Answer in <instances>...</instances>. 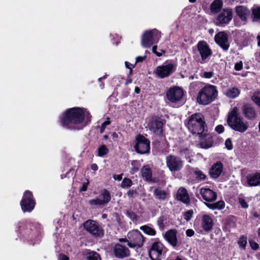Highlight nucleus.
<instances>
[{
  "label": "nucleus",
  "instance_id": "obj_1",
  "mask_svg": "<svg viewBox=\"0 0 260 260\" xmlns=\"http://www.w3.org/2000/svg\"><path fill=\"white\" fill-rule=\"evenodd\" d=\"M58 121L64 128L80 130L81 128V108L67 109L60 115Z\"/></svg>",
  "mask_w": 260,
  "mask_h": 260
},
{
  "label": "nucleus",
  "instance_id": "obj_2",
  "mask_svg": "<svg viewBox=\"0 0 260 260\" xmlns=\"http://www.w3.org/2000/svg\"><path fill=\"white\" fill-rule=\"evenodd\" d=\"M17 232L27 241L35 243L40 234V225L36 223L22 220L17 224Z\"/></svg>",
  "mask_w": 260,
  "mask_h": 260
},
{
  "label": "nucleus",
  "instance_id": "obj_3",
  "mask_svg": "<svg viewBox=\"0 0 260 260\" xmlns=\"http://www.w3.org/2000/svg\"><path fill=\"white\" fill-rule=\"evenodd\" d=\"M217 95L216 87L207 84L198 92L197 100L200 104L207 105L214 101Z\"/></svg>",
  "mask_w": 260,
  "mask_h": 260
},
{
  "label": "nucleus",
  "instance_id": "obj_4",
  "mask_svg": "<svg viewBox=\"0 0 260 260\" xmlns=\"http://www.w3.org/2000/svg\"><path fill=\"white\" fill-rule=\"evenodd\" d=\"M229 126L236 131L244 133L248 127V124L245 122L238 113V109L234 107L229 113L228 118Z\"/></svg>",
  "mask_w": 260,
  "mask_h": 260
},
{
  "label": "nucleus",
  "instance_id": "obj_5",
  "mask_svg": "<svg viewBox=\"0 0 260 260\" xmlns=\"http://www.w3.org/2000/svg\"><path fill=\"white\" fill-rule=\"evenodd\" d=\"M186 126L192 134L200 135L205 129V122L204 117L201 113H195L190 116L187 120Z\"/></svg>",
  "mask_w": 260,
  "mask_h": 260
},
{
  "label": "nucleus",
  "instance_id": "obj_6",
  "mask_svg": "<svg viewBox=\"0 0 260 260\" xmlns=\"http://www.w3.org/2000/svg\"><path fill=\"white\" fill-rule=\"evenodd\" d=\"M161 38V33L158 30L154 29L147 30L142 37L141 44L144 48H149L152 45L158 43Z\"/></svg>",
  "mask_w": 260,
  "mask_h": 260
},
{
  "label": "nucleus",
  "instance_id": "obj_7",
  "mask_svg": "<svg viewBox=\"0 0 260 260\" xmlns=\"http://www.w3.org/2000/svg\"><path fill=\"white\" fill-rule=\"evenodd\" d=\"M20 205L24 213H30L34 209L36 202L31 191L27 190L24 192Z\"/></svg>",
  "mask_w": 260,
  "mask_h": 260
},
{
  "label": "nucleus",
  "instance_id": "obj_8",
  "mask_svg": "<svg viewBox=\"0 0 260 260\" xmlns=\"http://www.w3.org/2000/svg\"><path fill=\"white\" fill-rule=\"evenodd\" d=\"M120 241H127L128 246L131 248L141 247L144 243V239L143 235L138 230L130 231L127 234V239H120Z\"/></svg>",
  "mask_w": 260,
  "mask_h": 260
},
{
  "label": "nucleus",
  "instance_id": "obj_9",
  "mask_svg": "<svg viewBox=\"0 0 260 260\" xmlns=\"http://www.w3.org/2000/svg\"><path fill=\"white\" fill-rule=\"evenodd\" d=\"M86 231L94 237H102L104 232L98 222L93 220H88L83 224Z\"/></svg>",
  "mask_w": 260,
  "mask_h": 260
},
{
  "label": "nucleus",
  "instance_id": "obj_10",
  "mask_svg": "<svg viewBox=\"0 0 260 260\" xmlns=\"http://www.w3.org/2000/svg\"><path fill=\"white\" fill-rule=\"evenodd\" d=\"M166 159L167 166L171 172L178 171L183 167V161L178 156L170 154Z\"/></svg>",
  "mask_w": 260,
  "mask_h": 260
},
{
  "label": "nucleus",
  "instance_id": "obj_11",
  "mask_svg": "<svg viewBox=\"0 0 260 260\" xmlns=\"http://www.w3.org/2000/svg\"><path fill=\"white\" fill-rule=\"evenodd\" d=\"M137 143L135 148L136 151L140 154H145L149 152L150 142L144 136L139 135L136 138Z\"/></svg>",
  "mask_w": 260,
  "mask_h": 260
},
{
  "label": "nucleus",
  "instance_id": "obj_12",
  "mask_svg": "<svg viewBox=\"0 0 260 260\" xmlns=\"http://www.w3.org/2000/svg\"><path fill=\"white\" fill-rule=\"evenodd\" d=\"M184 95L182 89L178 87L170 88L166 92L167 99L171 103L180 102Z\"/></svg>",
  "mask_w": 260,
  "mask_h": 260
},
{
  "label": "nucleus",
  "instance_id": "obj_13",
  "mask_svg": "<svg viewBox=\"0 0 260 260\" xmlns=\"http://www.w3.org/2000/svg\"><path fill=\"white\" fill-rule=\"evenodd\" d=\"M176 69L175 66L171 63H164L158 66L155 73L160 78H164L169 76Z\"/></svg>",
  "mask_w": 260,
  "mask_h": 260
},
{
  "label": "nucleus",
  "instance_id": "obj_14",
  "mask_svg": "<svg viewBox=\"0 0 260 260\" xmlns=\"http://www.w3.org/2000/svg\"><path fill=\"white\" fill-rule=\"evenodd\" d=\"M164 250L165 247L161 242L153 243L149 252L150 257L152 260H160Z\"/></svg>",
  "mask_w": 260,
  "mask_h": 260
},
{
  "label": "nucleus",
  "instance_id": "obj_15",
  "mask_svg": "<svg viewBox=\"0 0 260 260\" xmlns=\"http://www.w3.org/2000/svg\"><path fill=\"white\" fill-rule=\"evenodd\" d=\"M233 18V13L231 9H224L217 16L215 21L217 25L227 24Z\"/></svg>",
  "mask_w": 260,
  "mask_h": 260
},
{
  "label": "nucleus",
  "instance_id": "obj_16",
  "mask_svg": "<svg viewBox=\"0 0 260 260\" xmlns=\"http://www.w3.org/2000/svg\"><path fill=\"white\" fill-rule=\"evenodd\" d=\"M111 199V194L109 191L104 189L97 198L91 200L89 203L92 205L102 206L108 204L110 201Z\"/></svg>",
  "mask_w": 260,
  "mask_h": 260
},
{
  "label": "nucleus",
  "instance_id": "obj_17",
  "mask_svg": "<svg viewBox=\"0 0 260 260\" xmlns=\"http://www.w3.org/2000/svg\"><path fill=\"white\" fill-rule=\"evenodd\" d=\"M197 47L203 61H205L211 55L212 51L206 42L199 41L197 44Z\"/></svg>",
  "mask_w": 260,
  "mask_h": 260
},
{
  "label": "nucleus",
  "instance_id": "obj_18",
  "mask_svg": "<svg viewBox=\"0 0 260 260\" xmlns=\"http://www.w3.org/2000/svg\"><path fill=\"white\" fill-rule=\"evenodd\" d=\"M235 13L242 21L246 22L250 16V11L244 6H238L235 8Z\"/></svg>",
  "mask_w": 260,
  "mask_h": 260
},
{
  "label": "nucleus",
  "instance_id": "obj_19",
  "mask_svg": "<svg viewBox=\"0 0 260 260\" xmlns=\"http://www.w3.org/2000/svg\"><path fill=\"white\" fill-rule=\"evenodd\" d=\"M215 42L224 50H228L230 45L227 35L224 32H220L215 36Z\"/></svg>",
  "mask_w": 260,
  "mask_h": 260
},
{
  "label": "nucleus",
  "instance_id": "obj_20",
  "mask_svg": "<svg viewBox=\"0 0 260 260\" xmlns=\"http://www.w3.org/2000/svg\"><path fill=\"white\" fill-rule=\"evenodd\" d=\"M214 223L212 215L204 214L202 216L201 226L207 232H210L213 228Z\"/></svg>",
  "mask_w": 260,
  "mask_h": 260
},
{
  "label": "nucleus",
  "instance_id": "obj_21",
  "mask_svg": "<svg viewBox=\"0 0 260 260\" xmlns=\"http://www.w3.org/2000/svg\"><path fill=\"white\" fill-rule=\"evenodd\" d=\"M163 123L161 121L156 119H153L148 124V127L149 130L157 135L162 133Z\"/></svg>",
  "mask_w": 260,
  "mask_h": 260
},
{
  "label": "nucleus",
  "instance_id": "obj_22",
  "mask_svg": "<svg viewBox=\"0 0 260 260\" xmlns=\"http://www.w3.org/2000/svg\"><path fill=\"white\" fill-rule=\"evenodd\" d=\"M200 193L202 198L208 202L214 201L217 198L216 193L208 188H201Z\"/></svg>",
  "mask_w": 260,
  "mask_h": 260
},
{
  "label": "nucleus",
  "instance_id": "obj_23",
  "mask_svg": "<svg viewBox=\"0 0 260 260\" xmlns=\"http://www.w3.org/2000/svg\"><path fill=\"white\" fill-rule=\"evenodd\" d=\"M113 252L115 256L118 258H123L129 255V249L120 244H117L115 246Z\"/></svg>",
  "mask_w": 260,
  "mask_h": 260
},
{
  "label": "nucleus",
  "instance_id": "obj_24",
  "mask_svg": "<svg viewBox=\"0 0 260 260\" xmlns=\"http://www.w3.org/2000/svg\"><path fill=\"white\" fill-rule=\"evenodd\" d=\"M223 171V165L218 161L213 164L209 170V174L210 176L214 179L218 178Z\"/></svg>",
  "mask_w": 260,
  "mask_h": 260
},
{
  "label": "nucleus",
  "instance_id": "obj_25",
  "mask_svg": "<svg viewBox=\"0 0 260 260\" xmlns=\"http://www.w3.org/2000/svg\"><path fill=\"white\" fill-rule=\"evenodd\" d=\"M242 113L244 116L249 120H254L257 116L254 108L249 104L243 106Z\"/></svg>",
  "mask_w": 260,
  "mask_h": 260
},
{
  "label": "nucleus",
  "instance_id": "obj_26",
  "mask_svg": "<svg viewBox=\"0 0 260 260\" xmlns=\"http://www.w3.org/2000/svg\"><path fill=\"white\" fill-rule=\"evenodd\" d=\"M164 238L172 246L175 247L177 246L178 241L177 239V231L176 230H168L166 232Z\"/></svg>",
  "mask_w": 260,
  "mask_h": 260
},
{
  "label": "nucleus",
  "instance_id": "obj_27",
  "mask_svg": "<svg viewBox=\"0 0 260 260\" xmlns=\"http://www.w3.org/2000/svg\"><path fill=\"white\" fill-rule=\"evenodd\" d=\"M246 179L247 185L249 186H256L260 185V172H255L248 175Z\"/></svg>",
  "mask_w": 260,
  "mask_h": 260
},
{
  "label": "nucleus",
  "instance_id": "obj_28",
  "mask_svg": "<svg viewBox=\"0 0 260 260\" xmlns=\"http://www.w3.org/2000/svg\"><path fill=\"white\" fill-rule=\"evenodd\" d=\"M177 199L184 204H187L189 203L190 199L188 193L186 189L184 188H180L177 193Z\"/></svg>",
  "mask_w": 260,
  "mask_h": 260
},
{
  "label": "nucleus",
  "instance_id": "obj_29",
  "mask_svg": "<svg viewBox=\"0 0 260 260\" xmlns=\"http://www.w3.org/2000/svg\"><path fill=\"white\" fill-rule=\"evenodd\" d=\"M240 90L236 87H230L223 91L224 94L229 98L235 99L238 96Z\"/></svg>",
  "mask_w": 260,
  "mask_h": 260
},
{
  "label": "nucleus",
  "instance_id": "obj_30",
  "mask_svg": "<svg viewBox=\"0 0 260 260\" xmlns=\"http://www.w3.org/2000/svg\"><path fill=\"white\" fill-rule=\"evenodd\" d=\"M153 193L155 198L159 200H166L168 196V193L160 187L155 188Z\"/></svg>",
  "mask_w": 260,
  "mask_h": 260
},
{
  "label": "nucleus",
  "instance_id": "obj_31",
  "mask_svg": "<svg viewBox=\"0 0 260 260\" xmlns=\"http://www.w3.org/2000/svg\"><path fill=\"white\" fill-rule=\"evenodd\" d=\"M141 174L143 178L145 180L150 182L152 181V172L147 166H145L142 168Z\"/></svg>",
  "mask_w": 260,
  "mask_h": 260
},
{
  "label": "nucleus",
  "instance_id": "obj_32",
  "mask_svg": "<svg viewBox=\"0 0 260 260\" xmlns=\"http://www.w3.org/2000/svg\"><path fill=\"white\" fill-rule=\"evenodd\" d=\"M222 2L221 0H214L210 6L211 11L213 13H218L222 8Z\"/></svg>",
  "mask_w": 260,
  "mask_h": 260
},
{
  "label": "nucleus",
  "instance_id": "obj_33",
  "mask_svg": "<svg viewBox=\"0 0 260 260\" xmlns=\"http://www.w3.org/2000/svg\"><path fill=\"white\" fill-rule=\"evenodd\" d=\"M91 119V115L86 109L82 108V126L88 124Z\"/></svg>",
  "mask_w": 260,
  "mask_h": 260
},
{
  "label": "nucleus",
  "instance_id": "obj_34",
  "mask_svg": "<svg viewBox=\"0 0 260 260\" xmlns=\"http://www.w3.org/2000/svg\"><path fill=\"white\" fill-rule=\"evenodd\" d=\"M206 205L210 209L221 210L224 208L225 203L223 201H219L213 204L205 203Z\"/></svg>",
  "mask_w": 260,
  "mask_h": 260
},
{
  "label": "nucleus",
  "instance_id": "obj_35",
  "mask_svg": "<svg viewBox=\"0 0 260 260\" xmlns=\"http://www.w3.org/2000/svg\"><path fill=\"white\" fill-rule=\"evenodd\" d=\"M85 260H102L100 254L94 251H89L85 255Z\"/></svg>",
  "mask_w": 260,
  "mask_h": 260
},
{
  "label": "nucleus",
  "instance_id": "obj_36",
  "mask_svg": "<svg viewBox=\"0 0 260 260\" xmlns=\"http://www.w3.org/2000/svg\"><path fill=\"white\" fill-rule=\"evenodd\" d=\"M252 18L253 22L260 21V6H254L251 10Z\"/></svg>",
  "mask_w": 260,
  "mask_h": 260
},
{
  "label": "nucleus",
  "instance_id": "obj_37",
  "mask_svg": "<svg viewBox=\"0 0 260 260\" xmlns=\"http://www.w3.org/2000/svg\"><path fill=\"white\" fill-rule=\"evenodd\" d=\"M213 141L212 137L210 135L207 136L206 140H202L201 142V147L203 148H209L212 146Z\"/></svg>",
  "mask_w": 260,
  "mask_h": 260
},
{
  "label": "nucleus",
  "instance_id": "obj_38",
  "mask_svg": "<svg viewBox=\"0 0 260 260\" xmlns=\"http://www.w3.org/2000/svg\"><path fill=\"white\" fill-rule=\"evenodd\" d=\"M140 229L146 234L150 236H154L156 234V231L153 228L147 226L143 225L140 227Z\"/></svg>",
  "mask_w": 260,
  "mask_h": 260
},
{
  "label": "nucleus",
  "instance_id": "obj_39",
  "mask_svg": "<svg viewBox=\"0 0 260 260\" xmlns=\"http://www.w3.org/2000/svg\"><path fill=\"white\" fill-rule=\"evenodd\" d=\"M132 167L131 168V173L133 174L138 172L140 167V163L138 160H133L131 162Z\"/></svg>",
  "mask_w": 260,
  "mask_h": 260
},
{
  "label": "nucleus",
  "instance_id": "obj_40",
  "mask_svg": "<svg viewBox=\"0 0 260 260\" xmlns=\"http://www.w3.org/2000/svg\"><path fill=\"white\" fill-rule=\"evenodd\" d=\"M109 152V150L107 147L103 145L101 146L98 150V155L100 157H103Z\"/></svg>",
  "mask_w": 260,
  "mask_h": 260
},
{
  "label": "nucleus",
  "instance_id": "obj_41",
  "mask_svg": "<svg viewBox=\"0 0 260 260\" xmlns=\"http://www.w3.org/2000/svg\"><path fill=\"white\" fill-rule=\"evenodd\" d=\"M247 243V238L244 236H241L238 242L239 247L243 249H245Z\"/></svg>",
  "mask_w": 260,
  "mask_h": 260
},
{
  "label": "nucleus",
  "instance_id": "obj_42",
  "mask_svg": "<svg viewBox=\"0 0 260 260\" xmlns=\"http://www.w3.org/2000/svg\"><path fill=\"white\" fill-rule=\"evenodd\" d=\"M133 184L132 180L127 178H125L122 180L121 184V187L122 188H127L131 187Z\"/></svg>",
  "mask_w": 260,
  "mask_h": 260
},
{
  "label": "nucleus",
  "instance_id": "obj_43",
  "mask_svg": "<svg viewBox=\"0 0 260 260\" xmlns=\"http://www.w3.org/2000/svg\"><path fill=\"white\" fill-rule=\"evenodd\" d=\"M75 174V170L73 168H70L69 170L66 174H61L60 175V177L61 179H63L64 178H70L73 177Z\"/></svg>",
  "mask_w": 260,
  "mask_h": 260
},
{
  "label": "nucleus",
  "instance_id": "obj_44",
  "mask_svg": "<svg viewBox=\"0 0 260 260\" xmlns=\"http://www.w3.org/2000/svg\"><path fill=\"white\" fill-rule=\"evenodd\" d=\"M252 101L260 107V91L255 92L252 96Z\"/></svg>",
  "mask_w": 260,
  "mask_h": 260
},
{
  "label": "nucleus",
  "instance_id": "obj_45",
  "mask_svg": "<svg viewBox=\"0 0 260 260\" xmlns=\"http://www.w3.org/2000/svg\"><path fill=\"white\" fill-rule=\"evenodd\" d=\"M193 214V211L192 210H189L186 212H184L183 214L184 219H185L187 221H189L192 217Z\"/></svg>",
  "mask_w": 260,
  "mask_h": 260
},
{
  "label": "nucleus",
  "instance_id": "obj_46",
  "mask_svg": "<svg viewBox=\"0 0 260 260\" xmlns=\"http://www.w3.org/2000/svg\"><path fill=\"white\" fill-rule=\"evenodd\" d=\"M126 215L133 221H137L139 218L138 216L132 211H127Z\"/></svg>",
  "mask_w": 260,
  "mask_h": 260
},
{
  "label": "nucleus",
  "instance_id": "obj_47",
  "mask_svg": "<svg viewBox=\"0 0 260 260\" xmlns=\"http://www.w3.org/2000/svg\"><path fill=\"white\" fill-rule=\"evenodd\" d=\"M196 177L200 180H205L206 178V175L203 173L202 171L197 170L194 172Z\"/></svg>",
  "mask_w": 260,
  "mask_h": 260
},
{
  "label": "nucleus",
  "instance_id": "obj_48",
  "mask_svg": "<svg viewBox=\"0 0 260 260\" xmlns=\"http://www.w3.org/2000/svg\"><path fill=\"white\" fill-rule=\"evenodd\" d=\"M111 121L110 120V118L107 117L106 121L103 122L101 125L100 133H103L104 132L106 127V126L109 125Z\"/></svg>",
  "mask_w": 260,
  "mask_h": 260
},
{
  "label": "nucleus",
  "instance_id": "obj_49",
  "mask_svg": "<svg viewBox=\"0 0 260 260\" xmlns=\"http://www.w3.org/2000/svg\"><path fill=\"white\" fill-rule=\"evenodd\" d=\"M239 203L242 208H247L248 207V205L247 202L243 198H240L239 199Z\"/></svg>",
  "mask_w": 260,
  "mask_h": 260
},
{
  "label": "nucleus",
  "instance_id": "obj_50",
  "mask_svg": "<svg viewBox=\"0 0 260 260\" xmlns=\"http://www.w3.org/2000/svg\"><path fill=\"white\" fill-rule=\"evenodd\" d=\"M249 245H250L251 248L253 250H256L258 249L259 245L256 242H255L252 240H250L249 241Z\"/></svg>",
  "mask_w": 260,
  "mask_h": 260
},
{
  "label": "nucleus",
  "instance_id": "obj_51",
  "mask_svg": "<svg viewBox=\"0 0 260 260\" xmlns=\"http://www.w3.org/2000/svg\"><path fill=\"white\" fill-rule=\"evenodd\" d=\"M127 194L129 198H134L138 195V192L136 190H129L127 192Z\"/></svg>",
  "mask_w": 260,
  "mask_h": 260
},
{
  "label": "nucleus",
  "instance_id": "obj_52",
  "mask_svg": "<svg viewBox=\"0 0 260 260\" xmlns=\"http://www.w3.org/2000/svg\"><path fill=\"white\" fill-rule=\"evenodd\" d=\"M156 49H157V46H153L152 49V52L154 54H155L157 56L160 57V56H161L162 55V54L163 53H165V50H161L162 52H157Z\"/></svg>",
  "mask_w": 260,
  "mask_h": 260
},
{
  "label": "nucleus",
  "instance_id": "obj_53",
  "mask_svg": "<svg viewBox=\"0 0 260 260\" xmlns=\"http://www.w3.org/2000/svg\"><path fill=\"white\" fill-rule=\"evenodd\" d=\"M164 219L162 216H161L158 218L157 220V224L160 229H163L164 227Z\"/></svg>",
  "mask_w": 260,
  "mask_h": 260
},
{
  "label": "nucleus",
  "instance_id": "obj_54",
  "mask_svg": "<svg viewBox=\"0 0 260 260\" xmlns=\"http://www.w3.org/2000/svg\"><path fill=\"white\" fill-rule=\"evenodd\" d=\"M212 72H204L203 74V77L207 79H210L213 76Z\"/></svg>",
  "mask_w": 260,
  "mask_h": 260
},
{
  "label": "nucleus",
  "instance_id": "obj_55",
  "mask_svg": "<svg viewBox=\"0 0 260 260\" xmlns=\"http://www.w3.org/2000/svg\"><path fill=\"white\" fill-rule=\"evenodd\" d=\"M243 68V63L242 61H240L239 62L236 63L235 64L234 69L236 71H240Z\"/></svg>",
  "mask_w": 260,
  "mask_h": 260
},
{
  "label": "nucleus",
  "instance_id": "obj_56",
  "mask_svg": "<svg viewBox=\"0 0 260 260\" xmlns=\"http://www.w3.org/2000/svg\"><path fill=\"white\" fill-rule=\"evenodd\" d=\"M215 129L217 133L220 134L223 132L224 128L222 125H218L216 126Z\"/></svg>",
  "mask_w": 260,
  "mask_h": 260
},
{
  "label": "nucleus",
  "instance_id": "obj_57",
  "mask_svg": "<svg viewBox=\"0 0 260 260\" xmlns=\"http://www.w3.org/2000/svg\"><path fill=\"white\" fill-rule=\"evenodd\" d=\"M225 145L226 148L229 150H231L233 148L232 141L229 139L225 141Z\"/></svg>",
  "mask_w": 260,
  "mask_h": 260
},
{
  "label": "nucleus",
  "instance_id": "obj_58",
  "mask_svg": "<svg viewBox=\"0 0 260 260\" xmlns=\"http://www.w3.org/2000/svg\"><path fill=\"white\" fill-rule=\"evenodd\" d=\"M125 67H126V68L129 69V75H131L132 73V72H133L132 68L131 67L132 66L133 68H134V66L133 65H132V64H131L128 61H125Z\"/></svg>",
  "mask_w": 260,
  "mask_h": 260
},
{
  "label": "nucleus",
  "instance_id": "obj_59",
  "mask_svg": "<svg viewBox=\"0 0 260 260\" xmlns=\"http://www.w3.org/2000/svg\"><path fill=\"white\" fill-rule=\"evenodd\" d=\"M58 260H69V257L66 254L61 253L58 256Z\"/></svg>",
  "mask_w": 260,
  "mask_h": 260
},
{
  "label": "nucleus",
  "instance_id": "obj_60",
  "mask_svg": "<svg viewBox=\"0 0 260 260\" xmlns=\"http://www.w3.org/2000/svg\"><path fill=\"white\" fill-rule=\"evenodd\" d=\"M147 57L146 55H145L143 56H138L136 57V63L137 62H142Z\"/></svg>",
  "mask_w": 260,
  "mask_h": 260
},
{
  "label": "nucleus",
  "instance_id": "obj_61",
  "mask_svg": "<svg viewBox=\"0 0 260 260\" xmlns=\"http://www.w3.org/2000/svg\"><path fill=\"white\" fill-rule=\"evenodd\" d=\"M194 234V231L191 229H188L186 231V234L188 237H192Z\"/></svg>",
  "mask_w": 260,
  "mask_h": 260
},
{
  "label": "nucleus",
  "instance_id": "obj_62",
  "mask_svg": "<svg viewBox=\"0 0 260 260\" xmlns=\"http://www.w3.org/2000/svg\"><path fill=\"white\" fill-rule=\"evenodd\" d=\"M89 184V181L87 179L86 182L82 184V191H85L87 190V185Z\"/></svg>",
  "mask_w": 260,
  "mask_h": 260
},
{
  "label": "nucleus",
  "instance_id": "obj_63",
  "mask_svg": "<svg viewBox=\"0 0 260 260\" xmlns=\"http://www.w3.org/2000/svg\"><path fill=\"white\" fill-rule=\"evenodd\" d=\"M122 178V174H120V175H115L113 176V178L115 180H117L118 181L121 180Z\"/></svg>",
  "mask_w": 260,
  "mask_h": 260
},
{
  "label": "nucleus",
  "instance_id": "obj_64",
  "mask_svg": "<svg viewBox=\"0 0 260 260\" xmlns=\"http://www.w3.org/2000/svg\"><path fill=\"white\" fill-rule=\"evenodd\" d=\"M91 168L92 170L96 171L98 169V166L95 164H93L91 166Z\"/></svg>",
  "mask_w": 260,
  "mask_h": 260
}]
</instances>
